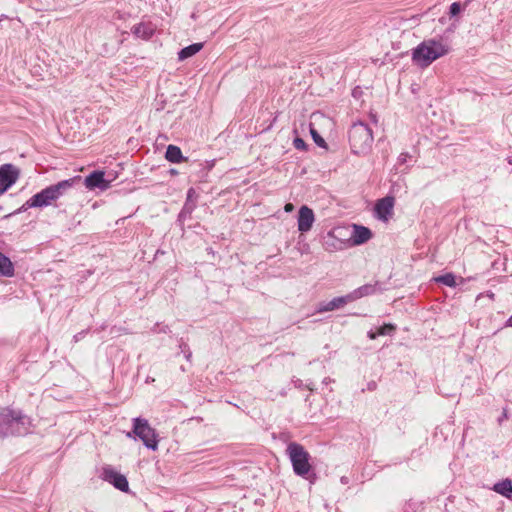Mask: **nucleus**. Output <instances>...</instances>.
Returning a JSON list of instances; mask_svg holds the SVG:
<instances>
[{
  "instance_id": "1",
  "label": "nucleus",
  "mask_w": 512,
  "mask_h": 512,
  "mask_svg": "<svg viewBox=\"0 0 512 512\" xmlns=\"http://www.w3.org/2000/svg\"><path fill=\"white\" fill-rule=\"evenodd\" d=\"M79 179V176H75L44 188L29 198L18 212L26 211L29 208H43L52 205L71 189Z\"/></svg>"
},
{
  "instance_id": "2",
  "label": "nucleus",
  "mask_w": 512,
  "mask_h": 512,
  "mask_svg": "<svg viewBox=\"0 0 512 512\" xmlns=\"http://www.w3.org/2000/svg\"><path fill=\"white\" fill-rule=\"evenodd\" d=\"M449 51L450 48L444 40L430 38L423 40L412 50L411 59L416 66L427 68L437 59L447 55Z\"/></svg>"
},
{
  "instance_id": "3",
  "label": "nucleus",
  "mask_w": 512,
  "mask_h": 512,
  "mask_svg": "<svg viewBox=\"0 0 512 512\" xmlns=\"http://www.w3.org/2000/svg\"><path fill=\"white\" fill-rule=\"evenodd\" d=\"M373 139L372 130L362 122L354 123L349 131V142L354 154H367L371 150Z\"/></svg>"
},
{
  "instance_id": "4",
  "label": "nucleus",
  "mask_w": 512,
  "mask_h": 512,
  "mask_svg": "<svg viewBox=\"0 0 512 512\" xmlns=\"http://www.w3.org/2000/svg\"><path fill=\"white\" fill-rule=\"evenodd\" d=\"M126 436L128 438H139L145 447L151 449L153 451L158 449V437L155 429H153L148 420L140 417H136L133 419V430L131 432H127Z\"/></svg>"
},
{
  "instance_id": "5",
  "label": "nucleus",
  "mask_w": 512,
  "mask_h": 512,
  "mask_svg": "<svg viewBox=\"0 0 512 512\" xmlns=\"http://www.w3.org/2000/svg\"><path fill=\"white\" fill-rule=\"evenodd\" d=\"M287 455L291 461L293 471L296 475L305 477L311 469L309 454L304 447L296 442L287 446Z\"/></svg>"
},
{
  "instance_id": "6",
  "label": "nucleus",
  "mask_w": 512,
  "mask_h": 512,
  "mask_svg": "<svg viewBox=\"0 0 512 512\" xmlns=\"http://www.w3.org/2000/svg\"><path fill=\"white\" fill-rule=\"evenodd\" d=\"M0 422L8 424L13 433L25 434L28 433L32 422L31 419L25 415H22L20 411H14L10 409H4L0 413Z\"/></svg>"
},
{
  "instance_id": "7",
  "label": "nucleus",
  "mask_w": 512,
  "mask_h": 512,
  "mask_svg": "<svg viewBox=\"0 0 512 512\" xmlns=\"http://www.w3.org/2000/svg\"><path fill=\"white\" fill-rule=\"evenodd\" d=\"M100 478L122 492H127L129 490V484L126 476L121 474L111 465H105L101 468Z\"/></svg>"
},
{
  "instance_id": "8",
  "label": "nucleus",
  "mask_w": 512,
  "mask_h": 512,
  "mask_svg": "<svg viewBox=\"0 0 512 512\" xmlns=\"http://www.w3.org/2000/svg\"><path fill=\"white\" fill-rule=\"evenodd\" d=\"M114 180L115 176L106 178L104 171L95 170L85 177L84 185L88 190L99 189L100 191H106Z\"/></svg>"
},
{
  "instance_id": "9",
  "label": "nucleus",
  "mask_w": 512,
  "mask_h": 512,
  "mask_svg": "<svg viewBox=\"0 0 512 512\" xmlns=\"http://www.w3.org/2000/svg\"><path fill=\"white\" fill-rule=\"evenodd\" d=\"M19 170L12 164L0 166V195L11 188L19 178Z\"/></svg>"
},
{
  "instance_id": "10",
  "label": "nucleus",
  "mask_w": 512,
  "mask_h": 512,
  "mask_svg": "<svg viewBox=\"0 0 512 512\" xmlns=\"http://www.w3.org/2000/svg\"><path fill=\"white\" fill-rule=\"evenodd\" d=\"M330 124H331V120L320 112H315L311 115V122L309 125L310 134H311L314 142L321 148H326V142L319 135V133L317 131V126H320V125L329 126Z\"/></svg>"
},
{
  "instance_id": "11",
  "label": "nucleus",
  "mask_w": 512,
  "mask_h": 512,
  "mask_svg": "<svg viewBox=\"0 0 512 512\" xmlns=\"http://www.w3.org/2000/svg\"><path fill=\"white\" fill-rule=\"evenodd\" d=\"M394 205L395 199L392 196L379 199L374 207L375 217L383 222H388L393 215Z\"/></svg>"
},
{
  "instance_id": "12",
  "label": "nucleus",
  "mask_w": 512,
  "mask_h": 512,
  "mask_svg": "<svg viewBox=\"0 0 512 512\" xmlns=\"http://www.w3.org/2000/svg\"><path fill=\"white\" fill-rule=\"evenodd\" d=\"M315 221V215L308 206H301L298 211L297 226L301 233H306L312 229Z\"/></svg>"
},
{
  "instance_id": "13",
  "label": "nucleus",
  "mask_w": 512,
  "mask_h": 512,
  "mask_svg": "<svg viewBox=\"0 0 512 512\" xmlns=\"http://www.w3.org/2000/svg\"><path fill=\"white\" fill-rule=\"evenodd\" d=\"M351 228L352 231L348 241L352 246L362 245L372 238L371 230L365 226L353 224Z\"/></svg>"
},
{
  "instance_id": "14",
  "label": "nucleus",
  "mask_w": 512,
  "mask_h": 512,
  "mask_svg": "<svg viewBox=\"0 0 512 512\" xmlns=\"http://www.w3.org/2000/svg\"><path fill=\"white\" fill-rule=\"evenodd\" d=\"M155 32V26L151 23L141 22L132 28V33L140 39L148 40Z\"/></svg>"
},
{
  "instance_id": "15",
  "label": "nucleus",
  "mask_w": 512,
  "mask_h": 512,
  "mask_svg": "<svg viewBox=\"0 0 512 512\" xmlns=\"http://www.w3.org/2000/svg\"><path fill=\"white\" fill-rule=\"evenodd\" d=\"M348 302H351L348 294L345 296L336 297V298H333L331 301H329L326 304H321L318 307V312L333 311L335 309L342 307L343 305L347 304Z\"/></svg>"
},
{
  "instance_id": "16",
  "label": "nucleus",
  "mask_w": 512,
  "mask_h": 512,
  "mask_svg": "<svg viewBox=\"0 0 512 512\" xmlns=\"http://www.w3.org/2000/svg\"><path fill=\"white\" fill-rule=\"evenodd\" d=\"M15 274V268L13 262L10 260L9 257L4 255L0 251V276L4 277H13Z\"/></svg>"
},
{
  "instance_id": "17",
  "label": "nucleus",
  "mask_w": 512,
  "mask_h": 512,
  "mask_svg": "<svg viewBox=\"0 0 512 512\" xmlns=\"http://www.w3.org/2000/svg\"><path fill=\"white\" fill-rule=\"evenodd\" d=\"M492 490L503 497L512 499V481L510 479H504L495 483Z\"/></svg>"
},
{
  "instance_id": "18",
  "label": "nucleus",
  "mask_w": 512,
  "mask_h": 512,
  "mask_svg": "<svg viewBox=\"0 0 512 512\" xmlns=\"http://www.w3.org/2000/svg\"><path fill=\"white\" fill-rule=\"evenodd\" d=\"M203 43H193L187 47H184L178 52V60L184 61L194 55H196L198 52H200L203 49Z\"/></svg>"
},
{
  "instance_id": "19",
  "label": "nucleus",
  "mask_w": 512,
  "mask_h": 512,
  "mask_svg": "<svg viewBox=\"0 0 512 512\" xmlns=\"http://www.w3.org/2000/svg\"><path fill=\"white\" fill-rule=\"evenodd\" d=\"M165 158L171 163H180L184 160L181 149L175 145L167 147Z\"/></svg>"
},
{
  "instance_id": "20",
  "label": "nucleus",
  "mask_w": 512,
  "mask_h": 512,
  "mask_svg": "<svg viewBox=\"0 0 512 512\" xmlns=\"http://www.w3.org/2000/svg\"><path fill=\"white\" fill-rule=\"evenodd\" d=\"M375 291V287L372 286V285H364V286H361L357 289H355L354 291H352L351 293L348 294L349 296V299L350 301H355L357 299H360L364 296H368V295H371L373 294Z\"/></svg>"
},
{
  "instance_id": "21",
  "label": "nucleus",
  "mask_w": 512,
  "mask_h": 512,
  "mask_svg": "<svg viewBox=\"0 0 512 512\" xmlns=\"http://www.w3.org/2000/svg\"><path fill=\"white\" fill-rule=\"evenodd\" d=\"M435 281L439 282V283H442V284H444L446 286H449V287H455L456 286V279H455L454 274H452V273H446V274H444L442 276L436 277Z\"/></svg>"
},
{
  "instance_id": "22",
  "label": "nucleus",
  "mask_w": 512,
  "mask_h": 512,
  "mask_svg": "<svg viewBox=\"0 0 512 512\" xmlns=\"http://www.w3.org/2000/svg\"><path fill=\"white\" fill-rule=\"evenodd\" d=\"M396 329V327L393 325V324H384L383 326H381L377 332H378V336H384V335H389L391 334L392 332H394Z\"/></svg>"
},
{
  "instance_id": "23",
  "label": "nucleus",
  "mask_w": 512,
  "mask_h": 512,
  "mask_svg": "<svg viewBox=\"0 0 512 512\" xmlns=\"http://www.w3.org/2000/svg\"><path fill=\"white\" fill-rule=\"evenodd\" d=\"M293 145L298 150H305L306 149V143L302 138H295L293 141Z\"/></svg>"
},
{
  "instance_id": "24",
  "label": "nucleus",
  "mask_w": 512,
  "mask_h": 512,
  "mask_svg": "<svg viewBox=\"0 0 512 512\" xmlns=\"http://www.w3.org/2000/svg\"><path fill=\"white\" fill-rule=\"evenodd\" d=\"M460 11H461L460 3L454 2L451 4V6H450V15L451 16H456L457 14L460 13Z\"/></svg>"
},
{
  "instance_id": "25",
  "label": "nucleus",
  "mask_w": 512,
  "mask_h": 512,
  "mask_svg": "<svg viewBox=\"0 0 512 512\" xmlns=\"http://www.w3.org/2000/svg\"><path fill=\"white\" fill-rule=\"evenodd\" d=\"M294 210V205L292 203H287L284 206V211L290 213Z\"/></svg>"
},
{
  "instance_id": "26",
  "label": "nucleus",
  "mask_w": 512,
  "mask_h": 512,
  "mask_svg": "<svg viewBox=\"0 0 512 512\" xmlns=\"http://www.w3.org/2000/svg\"><path fill=\"white\" fill-rule=\"evenodd\" d=\"M368 337L371 339V340H374L378 337V332H373V331H369L368 332Z\"/></svg>"
},
{
  "instance_id": "27",
  "label": "nucleus",
  "mask_w": 512,
  "mask_h": 512,
  "mask_svg": "<svg viewBox=\"0 0 512 512\" xmlns=\"http://www.w3.org/2000/svg\"><path fill=\"white\" fill-rule=\"evenodd\" d=\"M406 157H407V154L402 153V154L399 156V159H398V160H399L400 162H405V161H406Z\"/></svg>"
},
{
  "instance_id": "28",
  "label": "nucleus",
  "mask_w": 512,
  "mask_h": 512,
  "mask_svg": "<svg viewBox=\"0 0 512 512\" xmlns=\"http://www.w3.org/2000/svg\"><path fill=\"white\" fill-rule=\"evenodd\" d=\"M505 326L512 327V316L506 321Z\"/></svg>"
}]
</instances>
